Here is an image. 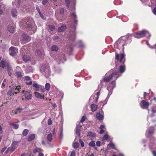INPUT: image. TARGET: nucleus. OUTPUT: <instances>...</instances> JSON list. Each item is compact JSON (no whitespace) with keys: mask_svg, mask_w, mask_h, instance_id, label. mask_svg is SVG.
<instances>
[{"mask_svg":"<svg viewBox=\"0 0 156 156\" xmlns=\"http://www.w3.org/2000/svg\"><path fill=\"white\" fill-rule=\"evenodd\" d=\"M25 83L27 85H30L32 84V82L31 81H30V82H26Z\"/></svg>","mask_w":156,"mask_h":156,"instance_id":"nucleus-52","label":"nucleus"},{"mask_svg":"<svg viewBox=\"0 0 156 156\" xmlns=\"http://www.w3.org/2000/svg\"><path fill=\"white\" fill-rule=\"evenodd\" d=\"M52 123V122L51 120H48V124L49 125H51Z\"/></svg>","mask_w":156,"mask_h":156,"instance_id":"nucleus-62","label":"nucleus"},{"mask_svg":"<svg viewBox=\"0 0 156 156\" xmlns=\"http://www.w3.org/2000/svg\"><path fill=\"white\" fill-rule=\"evenodd\" d=\"M125 56L124 53H122L120 55L117 53L115 58L116 59L119 60V62L122 64L120 66L119 68V72L121 73H123L126 70V66L124 64L126 60Z\"/></svg>","mask_w":156,"mask_h":156,"instance_id":"nucleus-1","label":"nucleus"},{"mask_svg":"<svg viewBox=\"0 0 156 156\" xmlns=\"http://www.w3.org/2000/svg\"><path fill=\"white\" fill-rule=\"evenodd\" d=\"M108 146L109 147H112V149H116V148H115V145L112 143H110L109 144Z\"/></svg>","mask_w":156,"mask_h":156,"instance_id":"nucleus-38","label":"nucleus"},{"mask_svg":"<svg viewBox=\"0 0 156 156\" xmlns=\"http://www.w3.org/2000/svg\"><path fill=\"white\" fill-rule=\"evenodd\" d=\"M9 124L12 126L14 129H17L19 127V125L18 124H16L15 123H13L11 122H9Z\"/></svg>","mask_w":156,"mask_h":156,"instance_id":"nucleus-27","label":"nucleus"},{"mask_svg":"<svg viewBox=\"0 0 156 156\" xmlns=\"http://www.w3.org/2000/svg\"><path fill=\"white\" fill-rule=\"evenodd\" d=\"M24 79L26 80H31L30 77L28 76H26L24 77Z\"/></svg>","mask_w":156,"mask_h":156,"instance_id":"nucleus-51","label":"nucleus"},{"mask_svg":"<svg viewBox=\"0 0 156 156\" xmlns=\"http://www.w3.org/2000/svg\"><path fill=\"white\" fill-rule=\"evenodd\" d=\"M12 88H14L13 91H15L14 92L15 94H17L20 92V86H14L12 87Z\"/></svg>","mask_w":156,"mask_h":156,"instance_id":"nucleus-13","label":"nucleus"},{"mask_svg":"<svg viewBox=\"0 0 156 156\" xmlns=\"http://www.w3.org/2000/svg\"><path fill=\"white\" fill-rule=\"evenodd\" d=\"M96 118L99 120L101 121L103 119L104 116L100 112H98L96 114Z\"/></svg>","mask_w":156,"mask_h":156,"instance_id":"nucleus-12","label":"nucleus"},{"mask_svg":"<svg viewBox=\"0 0 156 156\" xmlns=\"http://www.w3.org/2000/svg\"><path fill=\"white\" fill-rule=\"evenodd\" d=\"M153 12L154 14H156V7H155L154 9L153 10Z\"/></svg>","mask_w":156,"mask_h":156,"instance_id":"nucleus-58","label":"nucleus"},{"mask_svg":"<svg viewBox=\"0 0 156 156\" xmlns=\"http://www.w3.org/2000/svg\"><path fill=\"white\" fill-rule=\"evenodd\" d=\"M36 10L37 11V12H38V13H39V14H41V12L40 11V9L39 8V7H38V6H37L36 7Z\"/></svg>","mask_w":156,"mask_h":156,"instance_id":"nucleus-53","label":"nucleus"},{"mask_svg":"<svg viewBox=\"0 0 156 156\" xmlns=\"http://www.w3.org/2000/svg\"><path fill=\"white\" fill-rule=\"evenodd\" d=\"M5 61H4L3 60H2L0 63V66L2 68H4L5 66Z\"/></svg>","mask_w":156,"mask_h":156,"instance_id":"nucleus-30","label":"nucleus"},{"mask_svg":"<svg viewBox=\"0 0 156 156\" xmlns=\"http://www.w3.org/2000/svg\"><path fill=\"white\" fill-rule=\"evenodd\" d=\"M119 76V75L118 72L113 73L108 77H104L103 78V81L105 82H107L110 81L112 79L116 80Z\"/></svg>","mask_w":156,"mask_h":156,"instance_id":"nucleus-3","label":"nucleus"},{"mask_svg":"<svg viewBox=\"0 0 156 156\" xmlns=\"http://www.w3.org/2000/svg\"><path fill=\"white\" fill-rule=\"evenodd\" d=\"M14 88L12 87L9 89L7 93V95L8 96H12V95H14V92L15 91H13Z\"/></svg>","mask_w":156,"mask_h":156,"instance_id":"nucleus-16","label":"nucleus"},{"mask_svg":"<svg viewBox=\"0 0 156 156\" xmlns=\"http://www.w3.org/2000/svg\"><path fill=\"white\" fill-rule=\"evenodd\" d=\"M154 129L153 127H151L148 130V134L150 135L154 133Z\"/></svg>","mask_w":156,"mask_h":156,"instance_id":"nucleus-20","label":"nucleus"},{"mask_svg":"<svg viewBox=\"0 0 156 156\" xmlns=\"http://www.w3.org/2000/svg\"><path fill=\"white\" fill-rule=\"evenodd\" d=\"M86 119V117L85 116H83L82 117L81 120H80V122H83Z\"/></svg>","mask_w":156,"mask_h":156,"instance_id":"nucleus-47","label":"nucleus"},{"mask_svg":"<svg viewBox=\"0 0 156 156\" xmlns=\"http://www.w3.org/2000/svg\"><path fill=\"white\" fill-rule=\"evenodd\" d=\"M40 87H41V86L39 85V88H36L35 89V90L39 91H40Z\"/></svg>","mask_w":156,"mask_h":156,"instance_id":"nucleus-59","label":"nucleus"},{"mask_svg":"<svg viewBox=\"0 0 156 156\" xmlns=\"http://www.w3.org/2000/svg\"><path fill=\"white\" fill-rule=\"evenodd\" d=\"M11 13H12V16L13 17H15L16 16L17 12L15 9H12L11 11Z\"/></svg>","mask_w":156,"mask_h":156,"instance_id":"nucleus-29","label":"nucleus"},{"mask_svg":"<svg viewBox=\"0 0 156 156\" xmlns=\"http://www.w3.org/2000/svg\"><path fill=\"white\" fill-rule=\"evenodd\" d=\"M153 117L156 118V114L155 113H154V114H153V113H151V114L148 116L147 118V120L148 121V120H149L151 118H152Z\"/></svg>","mask_w":156,"mask_h":156,"instance_id":"nucleus-23","label":"nucleus"},{"mask_svg":"<svg viewBox=\"0 0 156 156\" xmlns=\"http://www.w3.org/2000/svg\"><path fill=\"white\" fill-rule=\"evenodd\" d=\"M45 89L48 91L49 90L50 88V84L49 83H47L45 85Z\"/></svg>","mask_w":156,"mask_h":156,"instance_id":"nucleus-34","label":"nucleus"},{"mask_svg":"<svg viewBox=\"0 0 156 156\" xmlns=\"http://www.w3.org/2000/svg\"><path fill=\"white\" fill-rule=\"evenodd\" d=\"M66 26L65 25L62 26L61 27H59L58 28V30L59 32H62L63 31L66 29Z\"/></svg>","mask_w":156,"mask_h":156,"instance_id":"nucleus-19","label":"nucleus"},{"mask_svg":"<svg viewBox=\"0 0 156 156\" xmlns=\"http://www.w3.org/2000/svg\"><path fill=\"white\" fill-rule=\"evenodd\" d=\"M91 110L92 112L95 111L97 109L98 106L95 104H93L90 106Z\"/></svg>","mask_w":156,"mask_h":156,"instance_id":"nucleus-17","label":"nucleus"},{"mask_svg":"<svg viewBox=\"0 0 156 156\" xmlns=\"http://www.w3.org/2000/svg\"><path fill=\"white\" fill-rule=\"evenodd\" d=\"M152 152L154 156H156V152L155 151H152Z\"/></svg>","mask_w":156,"mask_h":156,"instance_id":"nucleus-61","label":"nucleus"},{"mask_svg":"<svg viewBox=\"0 0 156 156\" xmlns=\"http://www.w3.org/2000/svg\"><path fill=\"white\" fill-rule=\"evenodd\" d=\"M39 85H38L37 83H33V87L35 88H39Z\"/></svg>","mask_w":156,"mask_h":156,"instance_id":"nucleus-49","label":"nucleus"},{"mask_svg":"<svg viewBox=\"0 0 156 156\" xmlns=\"http://www.w3.org/2000/svg\"><path fill=\"white\" fill-rule=\"evenodd\" d=\"M38 156H44V154L43 153L40 152Z\"/></svg>","mask_w":156,"mask_h":156,"instance_id":"nucleus-64","label":"nucleus"},{"mask_svg":"<svg viewBox=\"0 0 156 156\" xmlns=\"http://www.w3.org/2000/svg\"><path fill=\"white\" fill-rule=\"evenodd\" d=\"M6 147H4L1 150V153L2 154L3 153V152L5 151V150L6 149Z\"/></svg>","mask_w":156,"mask_h":156,"instance_id":"nucleus-55","label":"nucleus"},{"mask_svg":"<svg viewBox=\"0 0 156 156\" xmlns=\"http://www.w3.org/2000/svg\"><path fill=\"white\" fill-rule=\"evenodd\" d=\"M41 151V149L40 148H37L33 150V152L34 153H35L37 152H39L40 153Z\"/></svg>","mask_w":156,"mask_h":156,"instance_id":"nucleus-36","label":"nucleus"},{"mask_svg":"<svg viewBox=\"0 0 156 156\" xmlns=\"http://www.w3.org/2000/svg\"><path fill=\"white\" fill-rule=\"evenodd\" d=\"M115 80L112 81L108 86L107 89L109 91V93L111 92H112L113 89L115 87Z\"/></svg>","mask_w":156,"mask_h":156,"instance_id":"nucleus-7","label":"nucleus"},{"mask_svg":"<svg viewBox=\"0 0 156 156\" xmlns=\"http://www.w3.org/2000/svg\"><path fill=\"white\" fill-rule=\"evenodd\" d=\"M48 28L50 30L52 31L55 29V27L53 25H49L48 26Z\"/></svg>","mask_w":156,"mask_h":156,"instance_id":"nucleus-39","label":"nucleus"},{"mask_svg":"<svg viewBox=\"0 0 156 156\" xmlns=\"http://www.w3.org/2000/svg\"><path fill=\"white\" fill-rule=\"evenodd\" d=\"M101 142L100 141H97V142H96V145L98 146V147H99L101 145Z\"/></svg>","mask_w":156,"mask_h":156,"instance_id":"nucleus-54","label":"nucleus"},{"mask_svg":"<svg viewBox=\"0 0 156 156\" xmlns=\"http://www.w3.org/2000/svg\"><path fill=\"white\" fill-rule=\"evenodd\" d=\"M23 58L24 62H27L30 60V58L29 56L24 55Z\"/></svg>","mask_w":156,"mask_h":156,"instance_id":"nucleus-24","label":"nucleus"},{"mask_svg":"<svg viewBox=\"0 0 156 156\" xmlns=\"http://www.w3.org/2000/svg\"><path fill=\"white\" fill-rule=\"evenodd\" d=\"M27 28L28 30H30L32 28V26L31 24H29L27 25Z\"/></svg>","mask_w":156,"mask_h":156,"instance_id":"nucleus-48","label":"nucleus"},{"mask_svg":"<svg viewBox=\"0 0 156 156\" xmlns=\"http://www.w3.org/2000/svg\"><path fill=\"white\" fill-rule=\"evenodd\" d=\"M23 93L24 94L26 99L29 100L31 98V94L28 91L23 90Z\"/></svg>","mask_w":156,"mask_h":156,"instance_id":"nucleus-9","label":"nucleus"},{"mask_svg":"<svg viewBox=\"0 0 156 156\" xmlns=\"http://www.w3.org/2000/svg\"><path fill=\"white\" fill-rule=\"evenodd\" d=\"M100 133L101 134H102L105 131L103 129H100Z\"/></svg>","mask_w":156,"mask_h":156,"instance_id":"nucleus-57","label":"nucleus"},{"mask_svg":"<svg viewBox=\"0 0 156 156\" xmlns=\"http://www.w3.org/2000/svg\"><path fill=\"white\" fill-rule=\"evenodd\" d=\"M79 142L80 144L81 147H83L84 146V142L81 139L79 140Z\"/></svg>","mask_w":156,"mask_h":156,"instance_id":"nucleus-44","label":"nucleus"},{"mask_svg":"<svg viewBox=\"0 0 156 156\" xmlns=\"http://www.w3.org/2000/svg\"><path fill=\"white\" fill-rule=\"evenodd\" d=\"M15 74L18 78H21L23 76V71L21 67L17 66L16 69Z\"/></svg>","mask_w":156,"mask_h":156,"instance_id":"nucleus-6","label":"nucleus"},{"mask_svg":"<svg viewBox=\"0 0 156 156\" xmlns=\"http://www.w3.org/2000/svg\"><path fill=\"white\" fill-rule=\"evenodd\" d=\"M49 0H43L42 2V4L43 5H45L46 3L48 2Z\"/></svg>","mask_w":156,"mask_h":156,"instance_id":"nucleus-50","label":"nucleus"},{"mask_svg":"<svg viewBox=\"0 0 156 156\" xmlns=\"http://www.w3.org/2000/svg\"><path fill=\"white\" fill-rule=\"evenodd\" d=\"M95 141L93 140L91 141L89 144V146L91 147H94L95 146Z\"/></svg>","mask_w":156,"mask_h":156,"instance_id":"nucleus-33","label":"nucleus"},{"mask_svg":"<svg viewBox=\"0 0 156 156\" xmlns=\"http://www.w3.org/2000/svg\"><path fill=\"white\" fill-rule=\"evenodd\" d=\"M149 105V103L147 101L145 100H142L140 103V107L143 109H147L148 110V112H149L148 107Z\"/></svg>","mask_w":156,"mask_h":156,"instance_id":"nucleus-5","label":"nucleus"},{"mask_svg":"<svg viewBox=\"0 0 156 156\" xmlns=\"http://www.w3.org/2000/svg\"><path fill=\"white\" fill-rule=\"evenodd\" d=\"M108 138V134H105L103 136V139L105 140H107Z\"/></svg>","mask_w":156,"mask_h":156,"instance_id":"nucleus-46","label":"nucleus"},{"mask_svg":"<svg viewBox=\"0 0 156 156\" xmlns=\"http://www.w3.org/2000/svg\"><path fill=\"white\" fill-rule=\"evenodd\" d=\"M81 126H77L76 129V133L78 135L80 136V130L81 129Z\"/></svg>","mask_w":156,"mask_h":156,"instance_id":"nucleus-14","label":"nucleus"},{"mask_svg":"<svg viewBox=\"0 0 156 156\" xmlns=\"http://www.w3.org/2000/svg\"><path fill=\"white\" fill-rule=\"evenodd\" d=\"M35 96L38 98L40 99H44V95H41L40 93L37 91L34 92Z\"/></svg>","mask_w":156,"mask_h":156,"instance_id":"nucleus-11","label":"nucleus"},{"mask_svg":"<svg viewBox=\"0 0 156 156\" xmlns=\"http://www.w3.org/2000/svg\"><path fill=\"white\" fill-rule=\"evenodd\" d=\"M11 43L12 44L14 45L17 46L19 44V41H18L16 40V41L15 42V40H13L11 41Z\"/></svg>","mask_w":156,"mask_h":156,"instance_id":"nucleus-28","label":"nucleus"},{"mask_svg":"<svg viewBox=\"0 0 156 156\" xmlns=\"http://www.w3.org/2000/svg\"><path fill=\"white\" fill-rule=\"evenodd\" d=\"M35 138V135L34 134H32L29 136L27 138V141L30 142L34 140Z\"/></svg>","mask_w":156,"mask_h":156,"instance_id":"nucleus-15","label":"nucleus"},{"mask_svg":"<svg viewBox=\"0 0 156 156\" xmlns=\"http://www.w3.org/2000/svg\"><path fill=\"white\" fill-rule=\"evenodd\" d=\"M23 110V108H21L19 107L18 108L16 109V110L15 111V114H19Z\"/></svg>","mask_w":156,"mask_h":156,"instance_id":"nucleus-25","label":"nucleus"},{"mask_svg":"<svg viewBox=\"0 0 156 156\" xmlns=\"http://www.w3.org/2000/svg\"><path fill=\"white\" fill-rule=\"evenodd\" d=\"M8 30L10 32L12 33L14 32V28L13 26H9L8 28Z\"/></svg>","mask_w":156,"mask_h":156,"instance_id":"nucleus-26","label":"nucleus"},{"mask_svg":"<svg viewBox=\"0 0 156 156\" xmlns=\"http://www.w3.org/2000/svg\"><path fill=\"white\" fill-rule=\"evenodd\" d=\"M71 16L72 18L74 19V23L75 24H77V20L76 19V16L75 13H73L71 14Z\"/></svg>","mask_w":156,"mask_h":156,"instance_id":"nucleus-18","label":"nucleus"},{"mask_svg":"<svg viewBox=\"0 0 156 156\" xmlns=\"http://www.w3.org/2000/svg\"><path fill=\"white\" fill-rule=\"evenodd\" d=\"M18 142V141L13 142L11 146L9 147L5 151V154H6L8 153L11 154L14 151L17 147V144Z\"/></svg>","mask_w":156,"mask_h":156,"instance_id":"nucleus-4","label":"nucleus"},{"mask_svg":"<svg viewBox=\"0 0 156 156\" xmlns=\"http://www.w3.org/2000/svg\"><path fill=\"white\" fill-rule=\"evenodd\" d=\"M60 13L61 14H63L64 12V9L63 8H61L59 10Z\"/></svg>","mask_w":156,"mask_h":156,"instance_id":"nucleus-45","label":"nucleus"},{"mask_svg":"<svg viewBox=\"0 0 156 156\" xmlns=\"http://www.w3.org/2000/svg\"><path fill=\"white\" fill-rule=\"evenodd\" d=\"M29 132V130L27 129H24L22 133V135L23 136H26L28 134Z\"/></svg>","mask_w":156,"mask_h":156,"instance_id":"nucleus-31","label":"nucleus"},{"mask_svg":"<svg viewBox=\"0 0 156 156\" xmlns=\"http://www.w3.org/2000/svg\"><path fill=\"white\" fill-rule=\"evenodd\" d=\"M51 50L52 51H57L58 50V48L56 45H54L51 47Z\"/></svg>","mask_w":156,"mask_h":156,"instance_id":"nucleus-22","label":"nucleus"},{"mask_svg":"<svg viewBox=\"0 0 156 156\" xmlns=\"http://www.w3.org/2000/svg\"><path fill=\"white\" fill-rule=\"evenodd\" d=\"M76 153L74 150H73L70 152V154L69 156H75Z\"/></svg>","mask_w":156,"mask_h":156,"instance_id":"nucleus-41","label":"nucleus"},{"mask_svg":"<svg viewBox=\"0 0 156 156\" xmlns=\"http://www.w3.org/2000/svg\"><path fill=\"white\" fill-rule=\"evenodd\" d=\"M29 41L30 39L29 36L25 34H23L21 40V43L23 44H25L28 42Z\"/></svg>","mask_w":156,"mask_h":156,"instance_id":"nucleus-8","label":"nucleus"},{"mask_svg":"<svg viewBox=\"0 0 156 156\" xmlns=\"http://www.w3.org/2000/svg\"><path fill=\"white\" fill-rule=\"evenodd\" d=\"M105 126L104 125H101L100 126V129H103L105 128Z\"/></svg>","mask_w":156,"mask_h":156,"instance_id":"nucleus-60","label":"nucleus"},{"mask_svg":"<svg viewBox=\"0 0 156 156\" xmlns=\"http://www.w3.org/2000/svg\"><path fill=\"white\" fill-rule=\"evenodd\" d=\"M63 137V134H62V130L61 131L60 135V138H62Z\"/></svg>","mask_w":156,"mask_h":156,"instance_id":"nucleus-63","label":"nucleus"},{"mask_svg":"<svg viewBox=\"0 0 156 156\" xmlns=\"http://www.w3.org/2000/svg\"><path fill=\"white\" fill-rule=\"evenodd\" d=\"M7 70L8 71V74L9 76H11L12 74V70L11 67L9 65H8L7 67Z\"/></svg>","mask_w":156,"mask_h":156,"instance_id":"nucleus-21","label":"nucleus"},{"mask_svg":"<svg viewBox=\"0 0 156 156\" xmlns=\"http://www.w3.org/2000/svg\"><path fill=\"white\" fill-rule=\"evenodd\" d=\"M52 136L51 133L48 134L47 136L48 140L49 141H51L52 139Z\"/></svg>","mask_w":156,"mask_h":156,"instance_id":"nucleus-32","label":"nucleus"},{"mask_svg":"<svg viewBox=\"0 0 156 156\" xmlns=\"http://www.w3.org/2000/svg\"><path fill=\"white\" fill-rule=\"evenodd\" d=\"M87 136H94V133L90 132L88 133Z\"/></svg>","mask_w":156,"mask_h":156,"instance_id":"nucleus-42","label":"nucleus"},{"mask_svg":"<svg viewBox=\"0 0 156 156\" xmlns=\"http://www.w3.org/2000/svg\"><path fill=\"white\" fill-rule=\"evenodd\" d=\"M45 91V88L44 87H41L40 88V91H39L41 92H44Z\"/></svg>","mask_w":156,"mask_h":156,"instance_id":"nucleus-43","label":"nucleus"},{"mask_svg":"<svg viewBox=\"0 0 156 156\" xmlns=\"http://www.w3.org/2000/svg\"><path fill=\"white\" fill-rule=\"evenodd\" d=\"M73 147L74 148H77L79 147V144L77 142H76L74 143L73 145Z\"/></svg>","mask_w":156,"mask_h":156,"instance_id":"nucleus-35","label":"nucleus"},{"mask_svg":"<svg viewBox=\"0 0 156 156\" xmlns=\"http://www.w3.org/2000/svg\"><path fill=\"white\" fill-rule=\"evenodd\" d=\"M108 100V98L107 97L105 99V100L102 101H101V103L103 104V106L104 105L106 104L107 103Z\"/></svg>","mask_w":156,"mask_h":156,"instance_id":"nucleus-40","label":"nucleus"},{"mask_svg":"<svg viewBox=\"0 0 156 156\" xmlns=\"http://www.w3.org/2000/svg\"><path fill=\"white\" fill-rule=\"evenodd\" d=\"M66 2V5L67 7L69 8L70 4V0H65Z\"/></svg>","mask_w":156,"mask_h":156,"instance_id":"nucleus-37","label":"nucleus"},{"mask_svg":"<svg viewBox=\"0 0 156 156\" xmlns=\"http://www.w3.org/2000/svg\"><path fill=\"white\" fill-rule=\"evenodd\" d=\"M150 34L149 32L146 30H143L136 33L134 37L137 38H140L145 37H150Z\"/></svg>","mask_w":156,"mask_h":156,"instance_id":"nucleus-2","label":"nucleus"},{"mask_svg":"<svg viewBox=\"0 0 156 156\" xmlns=\"http://www.w3.org/2000/svg\"><path fill=\"white\" fill-rule=\"evenodd\" d=\"M36 53H37L38 55H40L41 54V51L39 50H37L36 51Z\"/></svg>","mask_w":156,"mask_h":156,"instance_id":"nucleus-56","label":"nucleus"},{"mask_svg":"<svg viewBox=\"0 0 156 156\" xmlns=\"http://www.w3.org/2000/svg\"><path fill=\"white\" fill-rule=\"evenodd\" d=\"M16 49V48L11 46L9 48L10 55L12 56H14L16 54L17 51Z\"/></svg>","mask_w":156,"mask_h":156,"instance_id":"nucleus-10","label":"nucleus"}]
</instances>
